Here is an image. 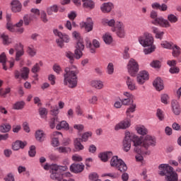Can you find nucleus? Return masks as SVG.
<instances>
[{
  "label": "nucleus",
  "mask_w": 181,
  "mask_h": 181,
  "mask_svg": "<svg viewBox=\"0 0 181 181\" xmlns=\"http://www.w3.org/2000/svg\"><path fill=\"white\" fill-rule=\"evenodd\" d=\"M78 69L74 65H71L64 69V84L69 88H76L77 87V75Z\"/></svg>",
  "instance_id": "nucleus-1"
},
{
  "label": "nucleus",
  "mask_w": 181,
  "mask_h": 181,
  "mask_svg": "<svg viewBox=\"0 0 181 181\" xmlns=\"http://www.w3.org/2000/svg\"><path fill=\"white\" fill-rule=\"evenodd\" d=\"M66 169H67L66 166H60L56 164L51 165V179L58 181H74V180L69 178L71 177V173L69 172L60 173V170H66Z\"/></svg>",
  "instance_id": "nucleus-2"
},
{
  "label": "nucleus",
  "mask_w": 181,
  "mask_h": 181,
  "mask_svg": "<svg viewBox=\"0 0 181 181\" xmlns=\"http://www.w3.org/2000/svg\"><path fill=\"white\" fill-rule=\"evenodd\" d=\"M138 41L143 47H150L144 49L145 54H149L155 52L156 47L153 45V36H152V34L146 32L138 37Z\"/></svg>",
  "instance_id": "nucleus-3"
},
{
  "label": "nucleus",
  "mask_w": 181,
  "mask_h": 181,
  "mask_svg": "<svg viewBox=\"0 0 181 181\" xmlns=\"http://www.w3.org/2000/svg\"><path fill=\"white\" fill-rule=\"evenodd\" d=\"M158 173L160 176H165L167 181L179 180V175L169 164H160L158 166Z\"/></svg>",
  "instance_id": "nucleus-4"
},
{
  "label": "nucleus",
  "mask_w": 181,
  "mask_h": 181,
  "mask_svg": "<svg viewBox=\"0 0 181 181\" xmlns=\"http://www.w3.org/2000/svg\"><path fill=\"white\" fill-rule=\"evenodd\" d=\"M150 17L151 18V19H153L151 21V23H153V25H155L156 26L158 25L161 28H168V26H170L169 22H168L166 19L163 18V17H158V12L155 11H152L151 12Z\"/></svg>",
  "instance_id": "nucleus-5"
},
{
  "label": "nucleus",
  "mask_w": 181,
  "mask_h": 181,
  "mask_svg": "<svg viewBox=\"0 0 181 181\" xmlns=\"http://www.w3.org/2000/svg\"><path fill=\"white\" fill-rule=\"evenodd\" d=\"M73 36L78 40L76 44V49H75V57L76 59H81L83 56V50H84V44L83 42V39L80 37V33L77 32L73 33Z\"/></svg>",
  "instance_id": "nucleus-6"
},
{
  "label": "nucleus",
  "mask_w": 181,
  "mask_h": 181,
  "mask_svg": "<svg viewBox=\"0 0 181 181\" xmlns=\"http://www.w3.org/2000/svg\"><path fill=\"white\" fill-rule=\"evenodd\" d=\"M110 165L112 168H115L117 169V170H119V172H127L128 170V167L127 166V164H125V162L122 160L121 158H118V156H113L112 159L110 160Z\"/></svg>",
  "instance_id": "nucleus-7"
},
{
  "label": "nucleus",
  "mask_w": 181,
  "mask_h": 181,
  "mask_svg": "<svg viewBox=\"0 0 181 181\" xmlns=\"http://www.w3.org/2000/svg\"><path fill=\"white\" fill-rule=\"evenodd\" d=\"M49 127H50V128H52V129H53L56 127V129L58 131H60V129H65L66 131H68L69 123H67V122H66L64 120L60 122L59 120V117H54L50 119Z\"/></svg>",
  "instance_id": "nucleus-8"
},
{
  "label": "nucleus",
  "mask_w": 181,
  "mask_h": 181,
  "mask_svg": "<svg viewBox=\"0 0 181 181\" xmlns=\"http://www.w3.org/2000/svg\"><path fill=\"white\" fill-rule=\"evenodd\" d=\"M112 32H116V35L118 37L124 39L127 35V31L125 30V25L124 23L117 21L115 26L112 28Z\"/></svg>",
  "instance_id": "nucleus-9"
},
{
  "label": "nucleus",
  "mask_w": 181,
  "mask_h": 181,
  "mask_svg": "<svg viewBox=\"0 0 181 181\" xmlns=\"http://www.w3.org/2000/svg\"><path fill=\"white\" fill-rule=\"evenodd\" d=\"M54 34L55 36H58V37H59L56 40L57 45L59 47L62 48L64 46V43H69V42H70L69 35L62 33V32H59L58 30H54Z\"/></svg>",
  "instance_id": "nucleus-10"
},
{
  "label": "nucleus",
  "mask_w": 181,
  "mask_h": 181,
  "mask_svg": "<svg viewBox=\"0 0 181 181\" xmlns=\"http://www.w3.org/2000/svg\"><path fill=\"white\" fill-rule=\"evenodd\" d=\"M127 70L130 76L132 77H135V76H136L138 71H139V64H138L136 60L133 58L129 59L127 64Z\"/></svg>",
  "instance_id": "nucleus-11"
},
{
  "label": "nucleus",
  "mask_w": 181,
  "mask_h": 181,
  "mask_svg": "<svg viewBox=\"0 0 181 181\" xmlns=\"http://www.w3.org/2000/svg\"><path fill=\"white\" fill-rule=\"evenodd\" d=\"M156 146V139L151 135H146L142 140V146L143 148H144V149H149L151 146Z\"/></svg>",
  "instance_id": "nucleus-12"
},
{
  "label": "nucleus",
  "mask_w": 181,
  "mask_h": 181,
  "mask_svg": "<svg viewBox=\"0 0 181 181\" xmlns=\"http://www.w3.org/2000/svg\"><path fill=\"white\" fill-rule=\"evenodd\" d=\"M132 135L131 132H126L124 139L123 141V146L125 152H128L131 149V143L132 142Z\"/></svg>",
  "instance_id": "nucleus-13"
},
{
  "label": "nucleus",
  "mask_w": 181,
  "mask_h": 181,
  "mask_svg": "<svg viewBox=\"0 0 181 181\" xmlns=\"http://www.w3.org/2000/svg\"><path fill=\"white\" fill-rule=\"evenodd\" d=\"M23 25V20H20L18 23H17L16 25L11 24L10 28L8 30L10 32H16V33H18L19 35H22L25 29L22 28Z\"/></svg>",
  "instance_id": "nucleus-14"
},
{
  "label": "nucleus",
  "mask_w": 181,
  "mask_h": 181,
  "mask_svg": "<svg viewBox=\"0 0 181 181\" xmlns=\"http://www.w3.org/2000/svg\"><path fill=\"white\" fill-rule=\"evenodd\" d=\"M149 80V74L146 71H141L137 75V83L138 84L142 85Z\"/></svg>",
  "instance_id": "nucleus-15"
},
{
  "label": "nucleus",
  "mask_w": 181,
  "mask_h": 181,
  "mask_svg": "<svg viewBox=\"0 0 181 181\" xmlns=\"http://www.w3.org/2000/svg\"><path fill=\"white\" fill-rule=\"evenodd\" d=\"M131 127V120L126 119L122 120L120 122L117 124L115 127V131H119V129H127Z\"/></svg>",
  "instance_id": "nucleus-16"
},
{
  "label": "nucleus",
  "mask_w": 181,
  "mask_h": 181,
  "mask_svg": "<svg viewBox=\"0 0 181 181\" xmlns=\"http://www.w3.org/2000/svg\"><path fill=\"white\" fill-rule=\"evenodd\" d=\"M124 98L122 100V104L123 105H129L134 104V95L129 92H124L123 93Z\"/></svg>",
  "instance_id": "nucleus-17"
},
{
  "label": "nucleus",
  "mask_w": 181,
  "mask_h": 181,
  "mask_svg": "<svg viewBox=\"0 0 181 181\" xmlns=\"http://www.w3.org/2000/svg\"><path fill=\"white\" fill-rule=\"evenodd\" d=\"M86 47L90 49V53H95V49H99L100 41L93 40L92 43L90 41H86Z\"/></svg>",
  "instance_id": "nucleus-18"
},
{
  "label": "nucleus",
  "mask_w": 181,
  "mask_h": 181,
  "mask_svg": "<svg viewBox=\"0 0 181 181\" xmlns=\"http://www.w3.org/2000/svg\"><path fill=\"white\" fill-rule=\"evenodd\" d=\"M172 111L175 115H180L181 108L180 104L177 100H174L171 102Z\"/></svg>",
  "instance_id": "nucleus-19"
},
{
  "label": "nucleus",
  "mask_w": 181,
  "mask_h": 181,
  "mask_svg": "<svg viewBox=\"0 0 181 181\" xmlns=\"http://www.w3.org/2000/svg\"><path fill=\"white\" fill-rule=\"evenodd\" d=\"M70 170L74 173H81L84 170V165L83 163H74L70 166Z\"/></svg>",
  "instance_id": "nucleus-20"
},
{
  "label": "nucleus",
  "mask_w": 181,
  "mask_h": 181,
  "mask_svg": "<svg viewBox=\"0 0 181 181\" xmlns=\"http://www.w3.org/2000/svg\"><path fill=\"white\" fill-rule=\"evenodd\" d=\"M11 11L15 13L22 11V4L18 0H13L11 2Z\"/></svg>",
  "instance_id": "nucleus-21"
},
{
  "label": "nucleus",
  "mask_w": 181,
  "mask_h": 181,
  "mask_svg": "<svg viewBox=\"0 0 181 181\" xmlns=\"http://www.w3.org/2000/svg\"><path fill=\"white\" fill-rule=\"evenodd\" d=\"M112 8H114V4L112 3H104L100 6V9L103 13H109V12H111L112 11Z\"/></svg>",
  "instance_id": "nucleus-22"
},
{
  "label": "nucleus",
  "mask_w": 181,
  "mask_h": 181,
  "mask_svg": "<svg viewBox=\"0 0 181 181\" xmlns=\"http://www.w3.org/2000/svg\"><path fill=\"white\" fill-rule=\"evenodd\" d=\"M153 87H155L156 90L157 91H162V90L164 88L163 86V81L160 78H157L156 80H154L153 83Z\"/></svg>",
  "instance_id": "nucleus-23"
},
{
  "label": "nucleus",
  "mask_w": 181,
  "mask_h": 181,
  "mask_svg": "<svg viewBox=\"0 0 181 181\" xmlns=\"http://www.w3.org/2000/svg\"><path fill=\"white\" fill-rule=\"evenodd\" d=\"M126 83L127 86V88L131 91H134L136 88V86L135 85V81L134 78L127 76L126 77Z\"/></svg>",
  "instance_id": "nucleus-24"
},
{
  "label": "nucleus",
  "mask_w": 181,
  "mask_h": 181,
  "mask_svg": "<svg viewBox=\"0 0 181 181\" xmlns=\"http://www.w3.org/2000/svg\"><path fill=\"white\" fill-rule=\"evenodd\" d=\"M94 23H93V20L90 18H88L86 22L83 23V27L85 28L87 32H91Z\"/></svg>",
  "instance_id": "nucleus-25"
},
{
  "label": "nucleus",
  "mask_w": 181,
  "mask_h": 181,
  "mask_svg": "<svg viewBox=\"0 0 181 181\" xmlns=\"http://www.w3.org/2000/svg\"><path fill=\"white\" fill-rule=\"evenodd\" d=\"M28 143L26 141H22L17 140L13 144V151H19V149H23L25 148V145H27Z\"/></svg>",
  "instance_id": "nucleus-26"
},
{
  "label": "nucleus",
  "mask_w": 181,
  "mask_h": 181,
  "mask_svg": "<svg viewBox=\"0 0 181 181\" xmlns=\"http://www.w3.org/2000/svg\"><path fill=\"white\" fill-rule=\"evenodd\" d=\"M90 86L96 90H101L104 88V83L102 81L93 80L90 81Z\"/></svg>",
  "instance_id": "nucleus-27"
},
{
  "label": "nucleus",
  "mask_w": 181,
  "mask_h": 181,
  "mask_svg": "<svg viewBox=\"0 0 181 181\" xmlns=\"http://www.w3.org/2000/svg\"><path fill=\"white\" fill-rule=\"evenodd\" d=\"M37 17H36V16L33 14H27L24 16L23 17L24 25L25 26H28V25H30V22H32L33 19H37Z\"/></svg>",
  "instance_id": "nucleus-28"
},
{
  "label": "nucleus",
  "mask_w": 181,
  "mask_h": 181,
  "mask_svg": "<svg viewBox=\"0 0 181 181\" xmlns=\"http://www.w3.org/2000/svg\"><path fill=\"white\" fill-rule=\"evenodd\" d=\"M152 32L155 35L156 39H160V40H162L163 39V35H165V32L159 30V29L156 27H153Z\"/></svg>",
  "instance_id": "nucleus-29"
},
{
  "label": "nucleus",
  "mask_w": 181,
  "mask_h": 181,
  "mask_svg": "<svg viewBox=\"0 0 181 181\" xmlns=\"http://www.w3.org/2000/svg\"><path fill=\"white\" fill-rule=\"evenodd\" d=\"M46 138V134L43 130H37L35 132V139L38 142H43Z\"/></svg>",
  "instance_id": "nucleus-30"
},
{
  "label": "nucleus",
  "mask_w": 181,
  "mask_h": 181,
  "mask_svg": "<svg viewBox=\"0 0 181 181\" xmlns=\"http://www.w3.org/2000/svg\"><path fill=\"white\" fill-rule=\"evenodd\" d=\"M166 21H167V22H168L170 26L163 27V28H170V26H171L170 23H176L179 21V18L175 14L170 13V14L168 15Z\"/></svg>",
  "instance_id": "nucleus-31"
},
{
  "label": "nucleus",
  "mask_w": 181,
  "mask_h": 181,
  "mask_svg": "<svg viewBox=\"0 0 181 181\" xmlns=\"http://www.w3.org/2000/svg\"><path fill=\"white\" fill-rule=\"evenodd\" d=\"M112 156V152L107 151L105 153H102L99 155V158L103 162H107L108 159Z\"/></svg>",
  "instance_id": "nucleus-32"
},
{
  "label": "nucleus",
  "mask_w": 181,
  "mask_h": 181,
  "mask_svg": "<svg viewBox=\"0 0 181 181\" xmlns=\"http://www.w3.org/2000/svg\"><path fill=\"white\" fill-rule=\"evenodd\" d=\"M82 141H83L80 138L75 139V140L74 141V145L76 151H83V149H84V146H83V144H81Z\"/></svg>",
  "instance_id": "nucleus-33"
},
{
  "label": "nucleus",
  "mask_w": 181,
  "mask_h": 181,
  "mask_svg": "<svg viewBox=\"0 0 181 181\" xmlns=\"http://www.w3.org/2000/svg\"><path fill=\"white\" fill-rule=\"evenodd\" d=\"M171 50H173L172 55L173 57H179V56H180L181 49L179 46L174 44L171 48Z\"/></svg>",
  "instance_id": "nucleus-34"
},
{
  "label": "nucleus",
  "mask_w": 181,
  "mask_h": 181,
  "mask_svg": "<svg viewBox=\"0 0 181 181\" xmlns=\"http://www.w3.org/2000/svg\"><path fill=\"white\" fill-rule=\"evenodd\" d=\"M136 131L139 135H142L143 136L148 134V129H146L145 126H137L136 127Z\"/></svg>",
  "instance_id": "nucleus-35"
},
{
  "label": "nucleus",
  "mask_w": 181,
  "mask_h": 181,
  "mask_svg": "<svg viewBox=\"0 0 181 181\" xmlns=\"http://www.w3.org/2000/svg\"><path fill=\"white\" fill-rule=\"evenodd\" d=\"M83 6L84 8H88L89 9H94V6H95V4H94V1L93 0H82Z\"/></svg>",
  "instance_id": "nucleus-36"
},
{
  "label": "nucleus",
  "mask_w": 181,
  "mask_h": 181,
  "mask_svg": "<svg viewBox=\"0 0 181 181\" xmlns=\"http://www.w3.org/2000/svg\"><path fill=\"white\" fill-rule=\"evenodd\" d=\"M136 108V104L132 103L130 107L127 108L126 111L127 117H129V118H133L134 116L131 115V112H135V110Z\"/></svg>",
  "instance_id": "nucleus-37"
},
{
  "label": "nucleus",
  "mask_w": 181,
  "mask_h": 181,
  "mask_svg": "<svg viewBox=\"0 0 181 181\" xmlns=\"http://www.w3.org/2000/svg\"><path fill=\"white\" fill-rule=\"evenodd\" d=\"M102 23L103 25L110 26V28H115V25L117 24V22H115V20L114 19L108 20L107 18H104L102 20Z\"/></svg>",
  "instance_id": "nucleus-38"
},
{
  "label": "nucleus",
  "mask_w": 181,
  "mask_h": 181,
  "mask_svg": "<svg viewBox=\"0 0 181 181\" xmlns=\"http://www.w3.org/2000/svg\"><path fill=\"white\" fill-rule=\"evenodd\" d=\"M131 135H132V142H134V146L138 145H142V139H141L139 136L136 135H134L132 134H131Z\"/></svg>",
  "instance_id": "nucleus-39"
},
{
  "label": "nucleus",
  "mask_w": 181,
  "mask_h": 181,
  "mask_svg": "<svg viewBox=\"0 0 181 181\" xmlns=\"http://www.w3.org/2000/svg\"><path fill=\"white\" fill-rule=\"evenodd\" d=\"M0 63H2L4 70H8V68L6 67V54H5V52H3L0 54Z\"/></svg>",
  "instance_id": "nucleus-40"
},
{
  "label": "nucleus",
  "mask_w": 181,
  "mask_h": 181,
  "mask_svg": "<svg viewBox=\"0 0 181 181\" xmlns=\"http://www.w3.org/2000/svg\"><path fill=\"white\" fill-rule=\"evenodd\" d=\"M103 40L106 45H111L112 43V36L107 33L103 35Z\"/></svg>",
  "instance_id": "nucleus-41"
},
{
  "label": "nucleus",
  "mask_w": 181,
  "mask_h": 181,
  "mask_svg": "<svg viewBox=\"0 0 181 181\" xmlns=\"http://www.w3.org/2000/svg\"><path fill=\"white\" fill-rule=\"evenodd\" d=\"M25 101L21 100L16 102L13 105V110H23V108L25 107Z\"/></svg>",
  "instance_id": "nucleus-42"
},
{
  "label": "nucleus",
  "mask_w": 181,
  "mask_h": 181,
  "mask_svg": "<svg viewBox=\"0 0 181 181\" xmlns=\"http://www.w3.org/2000/svg\"><path fill=\"white\" fill-rule=\"evenodd\" d=\"M30 70L28 67H23L21 73V78L23 80H27L29 77V72Z\"/></svg>",
  "instance_id": "nucleus-43"
},
{
  "label": "nucleus",
  "mask_w": 181,
  "mask_h": 181,
  "mask_svg": "<svg viewBox=\"0 0 181 181\" xmlns=\"http://www.w3.org/2000/svg\"><path fill=\"white\" fill-rule=\"evenodd\" d=\"M58 11H59V8L57 7V5H54L47 8V15H53V12L56 13H57Z\"/></svg>",
  "instance_id": "nucleus-44"
},
{
  "label": "nucleus",
  "mask_w": 181,
  "mask_h": 181,
  "mask_svg": "<svg viewBox=\"0 0 181 181\" xmlns=\"http://www.w3.org/2000/svg\"><path fill=\"white\" fill-rule=\"evenodd\" d=\"M55 151H57L59 153H68V152H71V148L70 147L60 146L55 148Z\"/></svg>",
  "instance_id": "nucleus-45"
},
{
  "label": "nucleus",
  "mask_w": 181,
  "mask_h": 181,
  "mask_svg": "<svg viewBox=\"0 0 181 181\" xmlns=\"http://www.w3.org/2000/svg\"><path fill=\"white\" fill-rule=\"evenodd\" d=\"M1 37L3 40L4 45H11L12 43V40L9 38V37L7 35L1 34Z\"/></svg>",
  "instance_id": "nucleus-46"
},
{
  "label": "nucleus",
  "mask_w": 181,
  "mask_h": 181,
  "mask_svg": "<svg viewBox=\"0 0 181 181\" xmlns=\"http://www.w3.org/2000/svg\"><path fill=\"white\" fill-rule=\"evenodd\" d=\"M11 124H2L0 127V132L5 134V132H9L11 131Z\"/></svg>",
  "instance_id": "nucleus-47"
},
{
  "label": "nucleus",
  "mask_w": 181,
  "mask_h": 181,
  "mask_svg": "<svg viewBox=\"0 0 181 181\" xmlns=\"http://www.w3.org/2000/svg\"><path fill=\"white\" fill-rule=\"evenodd\" d=\"M43 66V62H40L37 63L31 69L32 73H39L40 71V66Z\"/></svg>",
  "instance_id": "nucleus-48"
},
{
  "label": "nucleus",
  "mask_w": 181,
  "mask_h": 181,
  "mask_svg": "<svg viewBox=\"0 0 181 181\" xmlns=\"http://www.w3.org/2000/svg\"><path fill=\"white\" fill-rule=\"evenodd\" d=\"M11 93V88H6L5 89L1 88L0 89V95L3 97V98H6V95Z\"/></svg>",
  "instance_id": "nucleus-49"
},
{
  "label": "nucleus",
  "mask_w": 181,
  "mask_h": 181,
  "mask_svg": "<svg viewBox=\"0 0 181 181\" xmlns=\"http://www.w3.org/2000/svg\"><path fill=\"white\" fill-rule=\"evenodd\" d=\"M59 107L57 105H54L51 107V114L54 117V118H58L57 115H59Z\"/></svg>",
  "instance_id": "nucleus-50"
},
{
  "label": "nucleus",
  "mask_w": 181,
  "mask_h": 181,
  "mask_svg": "<svg viewBox=\"0 0 181 181\" xmlns=\"http://www.w3.org/2000/svg\"><path fill=\"white\" fill-rule=\"evenodd\" d=\"M40 15L42 22H43L44 23H47V22H49V19L47 18V14L45 11H42Z\"/></svg>",
  "instance_id": "nucleus-51"
},
{
  "label": "nucleus",
  "mask_w": 181,
  "mask_h": 181,
  "mask_svg": "<svg viewBox=\"0 0 181 181\" xmlns=\"http://www.w3.org/2000/svg\"><path fill=\"white\" fill-rule=\"evenodd\" d=\"M66 57L69 59L71 64H73L74 62V54L70 51H67L65 54Z\"/></svg>",
  "instance_id": "nucleus-52"
},
{
  "label": "nucleus",
  "mask_w": 181,
  "mask_h": 181,
  "mask_svg": "<svg viewBox=\"0 0 181 181\" xmlns=\"http://www.w3.org/2000/svg\"><path fill=\"white\" fill-rule=\"evenodd\" d=\"M93 135V133L91 132H85L83 134H82V139L81 141L83 142H87L88 141V138Z\"/></svg>",
  "instance_id": "nucleus-53"
},
{
  "label": "nucleus",
  "mask_w": 181,
  "mask_h": 181,
  "mask_svg": "<svg viewBox=\"0 0 181 181\" xmlns=\"http://www.w3.org/2000/svg\"><path fill=\"white\" fill-rule=\"evenodd\" d=\"M173 45V42H169L168 41H164L161 43L162 47H164V49H169L170 50H171Z\"/></svg>",
  "instance_id": "nucleus-54"
},
{
  "label": "nucleus",
  "mask_w": 181,
  "mask_h": 181,
  "mask_svg": "<svg viewBox=\"0 0 181 181\" xmlns=\"http://www.w3.org/2000/svg\"><path fill=\"white\" fill-rule=\"evenodd\" d=\"M106 73L110 75L114 74V64H112V62L108 64L106 69Z\"/></svg>",
  "instance_id": "nucleus-55"
},
{
  "label": "nucleus",
  "mask_w": 181,
  "mask_h": 181,
  "mask_svg": "<svg viewBox=\"0 0 181 181\" xmlns=\"http://www.w3.org/2000/svg\"><path fill=\"white\" fill-rule=\"evenodd\" d=\"M27 52L30 56H31V57L36 55V49L33 45L28 47Z\"/></svg>",
  "instance_id": "nucleus-56"
},
{
  "label": "nucleus",
  "mask_w": 181,
  "mask_h": 181,
  "mask_svg": "<svg viewBox=\"0 0 181 181\" xmlns=\"http://www.w3.org/2000/svg\"><path fill=\"white\" fill-rule=\"evenodd\" d=\"M156 116L159 121H163V119H165V114H163V111L160 109L157 110Z\"/></svg>",
  "instance_id": "nucleus-57"
},
{
  "label": "nucleus",
  "mask_w": 181,
  "mask_h": 181,
  "mask_svg": "<svg viewBox=\"0 0 181 181\" xmlns=\"http://www.w3.org/2000/svg\"><path fill=\"white\" fill-rule=\"evenodd\" d=\"M24 51H23V47L21 46V49L18 50L16 52V60L17 62H19L21 60V56H23L24 54Z\"/></svg>",
  "instance_id": "nucleus-58"
},
{
  "label": "nucleus",
  "mask_w": 181,
  "mask_h": 181,
  "mask_svg": "<svg viewBox=\"0 0 181 181\" xmlns=\"http://www.w3.org/2000/svg\"><path fill=\"white\" fill-rule=\"evenodd\" d=\"M28 155L30 158L35 157L36 155V147L35 146H31L30 147V151H28Z\"/></svg>",
  "instance_id": "nucleus-59"
},
{
  "label": "nucleus",
  "mask_w": 181,
  "mask_h": 181,
  "mask_svg": "<svg viewBox=\"0 0 181 181\" xmlns=\"http://www.w3.org/2000/svg\"><path fill=\"white\" fill-rule=\"evenodd\" d=\"M98 102V97L95 95H93L88 100L89 104H93V105H97V103Z\"/></svg>",
  "instance_id": "nucleus-60"
},
{
  "label": "nucleus",
  "mask_w": 181,
  "mask_h": 181,
  "mask_svg": "<svg viewBox=\"0 0 181 181\" xmlns=\"http://www.w3.org/2000/svg\"><path fill=\"white\" fill-rule=\"evenodd\" d=\"M142 148H144L142 144L138 145V146H134V152H136V153H137V154L144 153V150H142Z\"/></svg>",
  "instance_id": "nucleus-61"
},
{
  "label": "nucleus",
  "mask_w": 181,
  "mask_h": 181,
  "mask_svg": "<svg viewBox=\"0 0 181 181\" xmlns=\"http://www.w3.org/2000/svg\"><path fill=\"white\" fill-rule=\"evenodd\" d=\"M129 52V47H125L123 53V59H125L126 60L130 57L129 52Z\"/></svg>",
  "instance_id": "nucleus-62"
},
{
  "label": "nucleus",
  "mask_w": 181,
  "mask_h": 181,
  "mask_svg": "<svg viewBox=\"0 0 181 181\" xmlns=\"http://www.w3.org/2000/svg\"><path fill=\"white\" fill-rule=\"evenodd\" d=\"M53 70L55 71V73H57V74H60V72L62 71V67L57 64H54Z\"/></svg>",
  "instance_id": "nucleus-63"
},
{
  "label": "nucleus",
  "mask_w": 181,
  "mask_h": 181,
  "mask_svg": "<svg viewBox=\"0 0 181 181\" xmlns=\"http://www.w3.org/2000/svg\"><path fill=\"white\" fill-rule=\"evenodd\" d=\"M169 71L171 73V74H177L179 71H180V69L177 66H172L170 67Z\"/></svg>",
  "instance_id": "nucleus-64"
}]
</instances>
